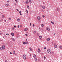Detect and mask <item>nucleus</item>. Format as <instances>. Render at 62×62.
Instances as JSON below:
<instances>
[{"label":"nucleus","mask_w":62,"mask_h":62,"mask_svg":"<svg viewBox=\"0 0 62 62\" xmlns=\"http://www.w3.org/2000/svg\"><path fill=\"white\" fill-rule=\"evenodd\" d=\"M57 11H58V10H59V9L58 8H57Z\"/></svg>","instance_id":"41"},{"label":"nucleus","mask_w":62,"mask_h":62,"mask_svg":"<svg viewBox=\"0 0 62 62\" xmlns=\"http://www.w3.org/2000/svg\"><path fill=\"white\" fill-rule=\"evenodd\" d=\"M52 54H53V52H52Z\"/></svg>","instance_id":"56"},{"label":"nucleus","mask_w":62,"mask_h":62,"mask_svg":"<svg viewBox=\"0 0 62 62\" xmlns=\"http://www.w3.org/2000/svg\"><path fill=\"white\" fill-rule=\"evenodd\" d=\"M9 1H7V3H9Z\"/></svg>","instance_id":"55"},{"label":"nucleus","mask_w":62,"mask_h":62,"mask_svg":"<svg viewBox=\"0 0 62 62\" xmlns=\"http://www.w3.org/2000/svg\"><path fill=\"white\" fill-rule=\"evenodd\" d=\"M31 25H32V23H30V26H31Z\"/></svg>","instance_id":"45"},{"label":"nucleus","mask_w":62,"mask_h":62,"mask_svg":"<svg viewBox=\"0 0 62 62\" xmlns=\"http://www.w3.org/2000/svg\"><path fill=\"white\" fill-rule=\"evenodd\" d=\"M45 58H46V57H45L44 56V59H45Z\"/></svg>","instance_id":"46"},{"label":"nucleus","mask_w":62,"mask_h":62,"mask_svg":"<svg viewBox=\"0 0 62 62\" xmlns=\"http://www.w3.org/2000/svg\"><path fill=\"white\" fill-rule=\"evenodd\" d=\"M26 12H27V15H28V11L27 10H26Z\"/></svg>","instance_id":"17"},{"label":"nucleus","mask_w":62,"mask_h":62,"mask_svg":"<svg viewBox=\"0 0 62 62\" xmlns=\"http://www.w3.org/2000/svg\"><path fill=\"white\" fill-rule=\"evenodd\" d=\"M4 21H5V22H6V20H5Z\"/></svg>","instance_id":"59"},{"label":"nucleus","mask_w":62,"mask_h":62,"mask_svg":"<svg viewBox=\"0 0 62 62\" xmlns=\"http://www.w3.org/2000/svg\"><path fill=\"white\" fill-rule=\"evenodd\" d=\"M25 35L26 36H27V34H25Z\"/></svg>","instance_id":"43"},{"label":"nucleus","mask_w":62,"mask_h":62,"mask_svg":"<svg viewBox=\"0 0 62 62\" xmlns=\"http://www.w3.org/2000/svg\"><path fill=\"white\" fill-rule=\"evenodd\" d=\"M19 13H21V11H19Z\"/></svg>","instance_id":"47"},{"label":"nucleus","mask_w":62,"mask_h":62,"mask_svg":"<svg viewBox=\"0 0 62 62\" xmlns=\"http://www.w3.org/2000/svg\"><path fill=\"white\" fill-rule=\"evenodd\" d=\"M11 39H12V40L13 41H15V39L13 38H11Z\"/></svg>","instance_id":"8"},{"label":"nucleus","mask_w":62,"mask_h":62,"mask_svg":"<svg viewBox=\"0 0 62 62\" xmlns=\"http://www.w3.org/2000/svg\"><path fill=\"white\" fill-rule=\"evenodd\" d=\"M18 36H19V35H18V34H17V37H18Z\"/></svg>","instance_id":"51"},{"label":"nucleus","mask_w":62,"mask_h":62,"mask_svg":"<svg viewBox=\"0 0 62 62\" xmlns=\"http://www.w3.org/2000/svg\"><path fill=\"white\" fill-rule=\"evenodd\" d=\"M0 50L1 51L2 50V48L1 47H0Z\"/></svg>","instance_id":"20"},{"label":"nucleus","mask_w":62,"mask_h":62,"mask_svg":"<svg viewBox=\"0 0 62 62\" xmlns=\"http://www.w3.org/2000/svg\"><path fill=\"white\" fill-rule=\"evenodd\" d=\"M20 15H22V14H21V13H20Z\"/></svg>","instance_id":"42"},{"label":"nucleus","mask_w":62,"mask_h":62,"mask_svg":"<svg viewBox=\"0 0 62 62\" xmlns=\"http://www.w3.org/2000/svg\"><path fill=\"white\" fill-rule=\"evenodd\" d=\"M2 35V33H0V35Z\"/></svg>","instance_id":"52"},{"label":"nucleus","mask_w":62,"mask_h":62,"mask_svg":"<svg viewBox=\"0 0 62 62\" xmlns=\"http://www.w3.org/2000/svg\"><path fill=\"white\" fill-rule=\"evenodd\" d=\"M2 48L3 49V50H4V49H5V45H3L2 46Z\"/></svg>","instance_id":"5"},{"label":"nucleus","mask_w":62,"mask_h":62,"mask_svg":"<svg viewBox=\"0 0 62 62\" xmlns=\"http://www.w3.org/2000/svg\"><path fill=\"white\" fill-rule=\"evenodd\" d=\"M40 8H41L42 7V5H40Z\"/></svg>","instance_id":"36"},{"label":"nucleus","mask_w":62,"mask_h":62,"mask_svg":"<svg viewBox=\"0 0 62 62\" xmlns=\"http://www.w3.org/2000/svg\"><path fill=\"white\" fill-rule=\"evenodd\" d=\"M16 10H17L18 11H19V10H18V9H17Z\"/></svg>","instance_id":"54"},{"label":"nucleus","mask_w":62,"mask_h":62,"mask_svg":"<svg viewBox=\"0 0 62 62\" xmlns=\"http://www.w3.org/2000/svg\"><path fill=\"white\" fill-rule=\"evenodd\" d=\"M13 52L14 54H15V55H16V53H15V51H13Z\"/></svg>","instance_id":"13"},{"label":"nucleus","mask_w":62,"mask_h":62,"mask_svg":"<svg viewBox=\"0 0 62 62\" xmlns=\"http://www.w3.org/2000/svg\"><path fill=\"white\" fill-rule=\"evenodd\" d=\"M37 19L38 20H39H39H40V19H41L40 17L39 16H38Z\"/></svg>","instance_id":"3"},{"label":"nucleus","mask_w":62,"mask_h":62,"mask_svg":"<svg viewBox=\"0 0 62 62\" xmlns=\"http://www.w3.org/2000/svg\"><path fill=\"white\" fill-rule=\"evenodd\" d=\"M19 27H20V26L19 25H18L17 27L18 28H19Z\"/></svg>","instance_id":"44"},{"label":"nucleus","mask_w":62,"mask_h":62,"mask_svg":"<svg viewBox=\"0 0 62 62\" xmlns=\"http://www.w3.org/2000/svg\"><path fill=\"white\" fill-rule=\"evenodd\" d=\"M23 44H26V43L25 42H23Z\"/></svg>","instance_id":"24"},{"label":"nucleus","mask_w":62,"mask_h":62,"mask_svg":"<svg viewBox=\"0 0 62 62\" xmlns=\"http://www.w3.org/2000/svg\"><path fill=\"white\" fill-rule=\"evenodd\" d=\"M28 43L27 42H26V44H28Z\"/></svg>","instance_id":"49"},{"label":"nucleus","mask_w":62,"mask_h":62,"mask_svg":"<svg viewBox=\"0 0 62 62\" xmlns=\"http://www.w3.org/2000/svg\"><path fill=\"white\" fill-rule=\"evenodd\" d=\"M12 29L13 30L14 29V27L12 28Z\"/></svg>","instance_id":"39"},{"label":"nucleus","mask_w":62,"mask_h":62,"mask_svg":"<svg viewBox=\"0 0 62 62\" xmlns=\"http://www.w3.org/2000/svg\"><path fill=\"white\" fill-rule=\"evenodd\" d=\"M14 27H15V28H16V25L14 26Z\"/></svg>","instance_id":"40"},{"label":"nucleus","mask_w":62,"mask_h":62,"mask_svg":"<svg viewBox=\"0 0 62 62\" xmlns=\"http://www.w3.org/2000/svg\"><path fill=\"white\" fill-rule=\"evenodd\" d=\"M6 35H7V36H8V35H9V34L8 33L6 34Z\"/></svg>","instance_id":"35"},{"label":"nucleus","mask_w":62,"mask_h":62,"mask_svg":"<svg viewBox=\"0 0 62 62\" xmlns=\"http://www.w3.org/2000/svg\"><path fill=\"white\" fill-rule=\"evenodd\" d=\"M38 52L39 53H40V49L38 48Z\"/></svg>","instance_id":"4"},{"label":"nucleus","mask_w":62,"mask_h":62,"mask_svg":"<svg viewBox=\"0 0 62 62\" xmlns=\"http://www.w3.org/2000/svg\"><path fill=\"white\" fill-rule=\"evenodd\" d=\"M10 54H12V52H10Z\"/></svg>","instance_id":"50"},{"label":"nucleus","mask_w":62,"mask_h":62,"mask_svg":"<svg viewBox=\"0 0 62 62\" xmlns=\"http://www.w3.org/2000/svg\"><path fill=\"white\" fill-rule=\"evenodd\" d=\"M28 30V29L27 28H25L24 29V31H27Z\"/></svg>","instance_id":"14"},{"label":"nucleus","mask_w":62,"mask_h":62,"mask_svg":"<svg viewBox=\"0 0 62 62\" xmlns=\"http://www.w3.org/2000/svg\"><path fill=\"white\" fill-rule=\"evenodd\" d=\"M41 26H42V27H43V26H44V25H43V24H42Z\"/></svg>","instance_id":"28"},{"label":"nucleus","mask_w":62,"mask_h":62,"mask_svg":"<svg viewBox=\"0 0 62 62\" xmlns=\"http://www.w3.org/2000/svg\"><path fill=\"white\" fill-rule=\"evenodd\" d=\"M43 18H44V17H45V16L44 15H43L42 16Z\"/></svg>","instance_id":"31"},{"label":"nucleus","mask_w":62,"mask_h":62,"mask_svg":"<svg viewBox=\"0 0 62 62\" xmlns=\"http://www.w3.org/2000/svg\"><path fill=\"white\" fill-rule=\"evenodd\" d=\"M37 36H39V34L38 33H37Z\"/></svg>","instance_id":"30"},{"label":"nucleus","mask_w":62,"mask_h":62,"mask_svg":"<svg viewBox=\"0 0 62 62\" xmlns=\"http://www.w3.org/2000/svg\"><path fill=\"white\" fill-rule=\"evenodd\" d=\"M53 42H52V43L53 44Z\"/></svg>","instance_id":"63"},{"label":"nucleus","mask_w":62,"mask_h":62,"mask_svg":"<svg viewBox=\"0 0 62 62\" xmlns=\"http://www.w3.org/2000/svg\"><path fill=\"white\" fill-rule=\"evenodd\" d=\"M38 61H39V59H38Z\"/></svg>","instance_id":"64"},{"label":"nucleus","mask_w":62,"mask_h":62,"mask_svg":"<svg viewBox=\"0 0 62 62\" xmlns=\"http://www.w3.org/2000/svg\"><path fill=\"white\" fill-rule=\"evenodd\" d=\"M26 4H27L28 3V0H27V1H26Z\"/></svg>","instance_id":"21"},{"label":"nucleus","mask_w":62,"mask_h":62,"mask_svg":"<svg viewBox=\"0 0 62 62\" xmlns=\"http://www.w3.org/2000/svg\"><path fill=\"white\" fill-rule=\"evenodd\" d=\"M4 16L3 15H2V18H4Z\"/></svg>","instance_id":"27"},{"label":"nucleus","mask_w":62,"mask_h":62,"mask_svg":"<svg viewBox=\"0 0 62 62\" xmlns=\"http://www.w3.org/2000/svg\"><path fill=\"white\" fill-rule=\"evenodd\" d=\"M20 27H22V25H20Z\"/></svg>","instance_id":"48"},{"label":"nucleus","mask_w":62,"mask_h":62,"mask_svg":"<svg viewBox=\"0 0 62 62\" xmlns=\"http://www.w3.org/2000/svg\"><path fill=\"white\" fill-rule=\"evenodd\" d=\"M5 62H8V61L6 60L5 61Z\"/></svg>","instance_id":"38"},{"label":"nucleus","mask_w":62,"mask_h":62,"mask_svg":"<svg viewBox=\"0 0 62 62\" xmlns=\"http://www.w3.org/2000/svg\"><path fill=\"white\" fill-rule=\"evenodd\" d=\"M3 20L2 19H1L0 20V22H3Z\"/></svg>","instance_id":"33"},{"label":"nucleus","mask_w":62,"mask_h":62,"mask_svg":"<svg viewBox=\"0 0 62 62\" xmlns=\"http://www.w3.org/2000/svg\"><path fill=\"white\" fill-rule=\"evenodd\" d=\"M54 45L55 46V48H57V45H56V44H54Z\"/></svg>","instance_id":"9"},{"label":"nucleus","mask_w":62,"mask_h":62,"mask_svg":"<svg viewBox=\"0 0 62 62\" xmlns=\"http://www.w3.org/2000/svg\"><path fill=\"white\" fill-rule=\"evenodd\" d=\"M33 57H34L35 58H36V56L34 54L33 55Z\"/></svg>","instance_id":"7"},{"label":"nucleus","mask_w":62,"mask_h":62,"mask_svg":"<svg viewBox=\"0 0 62 62\" xmlns=\"http://www.w3.org/2000/svg\"><path fill=\"white\" fill-rule=\"evenodd\" d=\"M29 3L30 4H31L32 3V1L31 0H29Z\"/></svg>","instance_id":"12"},{"label":"nucleus","mask_w":62,"mask_h":62,"mask_svg":"<svg viewBox=\"0 0 62 62\" xmlns=\"http://www.w3.org/2000/svg\"><path fill=\"white\" fill-rule=\"evenodd\" d=\"M42 8L44 9H45L46 7L45 6H42Z\"/></svg>","instance_id":"6"},{"label":"nucleus","mask_w":62,"mask_h":62,"mask_svg":"<svg viewBox=\"0 0 62 62\" xmlns=\"http://www.w3.org/2000/svg\"><path fill=\"white\" fill-rule=\"evenodd\" d=\"M8 6H9V4H6V7H8Z\"/></svg>","instance_id":"16"},{"label":"nucleus","mask_w":62,"mask_h":62,"mask_svg":"<svg viewBox=\"0 0 62 62\" xmlns=\"http://www.w3.org/2000/svg\"><path fill=\"white\" fill-rule=\"evenodd\" d=\"M46 29H47V30L48 31H50V28H49L48 27H47Z\"/></svg>","instance_id":"11"},{"label":"nucleus","mask_w":62,"mask_h":62,"mask_svg":"<svg viewBox=\"0 0 62 62\" xmlns=\"http://www.w3.org/2000/svg\"><path fill=\"white\" fill-rule=\"evenodd\" d=\"M51 23H52V24H54V22L52 21H51Z\"/></svg>","instance_id":"23"},{"label":"nucleus","mask_w":62,"mask_h":62,"mask_svg":"<svg viewBox=\"0 0 62 62\" xmlns=\"http://www.w3.org/2000/svg\"><path fill=\"white\" fill-rule=\"evenodd\" d=\"M39 39H41V38H42V36H40L39 37Z\"/></svg>","instance_id":"22"},{"label":"nucleus","mask_w":62,"mask_h":62,"mask_svg":"<svg viewBox=\"0 0 62 62\" xmlns=\"http://www.w3.org/2000/svg\"><path fill=\"white\" fill-rule=\"evenodd\" d=\"M11 34L12 36H14V33H12Z\"/></svg>","instance_id":"15"},{"label":"nucleus","mask_w":62,"mask_h":62,"mask_svg":"<svg viewBox=\"0 0 62 62\" xmlns=\"http://www.w3.org/2000/svg\"><path fill=\"white\" fill-rule=\"evenodd\" d=\"M35 61H37V59L36 58L35 59Z\"/></svg>","instance_id":"25"},{"label":"nucleus","mask_w":62,"mask_h":62,"mask_svg":"<svg viewBox=\"0 0 62 62\" xmlns=\"http://www.w3.org/2000/svg\"><path fill=\"white\" fill-rule=\"evenodd\" d=\"M59 48L60 49H62V46H59Z\"/></svg>","instance_id":"10"},{"label":"nucleus","mask_w":62,"mask_h":62,"mask_svg":"<svg viewBox=\"0 0 62 62\" xmlns=\"http://www.w3.org/2000/svg\"><path fill=\"white\" fill-rule=\"evenodd\" d=\"M27 7L28 9H29V6L28 5H27Z\"/></svg>","instance_id":"19"},{"label":"nucleus","mask_w":62,"mask_h":62,"mask_svg":"<svg viewBox=\"0 0 62 62\" xmlns=\"http://www.w3.org/2000/svg\"><path fill=\"white\" fill-rule=\"evenodd\" d=\"M15 1H16L17 0H15Z\"/></svg>","instance_id":"61"},{"label":"nucleus","mask_w":62,"mask_h":62,"mask_svg":"<svg viewBox=\"0 0 62 62\" xmlns=\"http://www.w3.org/2000/svg\"><path fill=\"white\" fill-rule=\"evenodd\" d=\"M47 51L49 53H50H50H51L52 51H51V50H50V49H48L47 50Z\"/></svg>","instance_id":"1"},{"label":"nucleus","mask_w":62,"mask_h":62,"mask_svg":"<svg viewBox=\"0 0 62 62\" xmlns=\"http://www.w3.org/2000/svg\"><path fill=\"white\" fill-rule=\"evenodd\" d=\"M36 31H34L33 33H34V34H35V33H36Z\"/></svg>","instance_id":"26"},{"label":"nucleus","mask_w":62,"mask_h":62,"mask_svg":"<svg viewBox=\"0 0 62 62\" xmlns=\"http://www.w3.org/2000/svg\"><path fill=\"white\" fill-rule=\"evenodd\" d=\"M11 18H8V19L9 20H11Z\"/></svg>","instance_id":"29"},{"label":"nucleus","mask_w":62,"mask_h":62,"mask_svg":"<svg viewBox=\"0 0 62 62\" xmlns=\"http://www.w3.org/2000/svg\"><path fill=\"white\" fill-rule=\"evenodd\" d=\"M23 58L24 60H25L26 59V55H23Z\"/></svg>","instance_id":"2"},{"label":"nucleus","mask_w":62,"mask_h":62,"mask_svg":"<svg viewBox=\"0 0 62 62\" xmlns=\"http://www.w3.org/2000/svg\"><path fill=\"white\" fill-rule=\"evenodd\" d=\"M18 1H16V3H18Z\"/></svg>","instance_id":"58"},{"label":"nucleus","mask_w":62,"mask_h":62,"mask_svg":"<svg viewBox=\"0 0 62 62\" xmlns=\"http://www.w3.org/2000/svg\"><path fill=\"white\" fill-rule=\"evenodd\" d=\"M16 3H15V5L16 6Z\"/></svg>","instance_id":"57"},{"label":"nucleus","mask_w":62,"mask_h":62,"mask_svg":"<svg viewBox=\"0 0 62 62\" xmlns=\"http://www.w3.org/2000/svg\"><path fill=\"white\" fill-rule=\"evenodd\" d=\"M47 41H49V40H50V38H48L47 39Z\"/></svg>","instance_id":"18"},{"label":"nucleus","mask_w":62,"mask_h":62,"mask_svg":"<svg viewBox=\"0 0 62 62\" xmlns=\"http://www.w3.org/2000/svg\"><path fill=\"white\" fill-rule=\"evenodd\" d=\"M46 49V47H44V49Z\"/></svg>","instance_id":"53"},{"label":"nucleus","mask_w":62,"mask_h":62,"mask_svg":"<svg viewBox=\"0 0 62 62\" xmlns=\"http://www.w3.org/2000/svg\"><path fill=\"white\" fill-rule=\"evenodd\" d=\"M32 25L33 27H35V25H34V24H33Z\"/></svg>","instance_id":"34"},{"label":"nucleus","mask_w":62,"mask_h":62,"mask_svg":"<svg viewBox=\"0 0 62 62\" xmlns=\"http://www.w3.org/2000/svg\"><path fill=\"white\" fill-rule=\"evenodd\" d=\"M30 51H32V49H30Z\"/></svg>","instance_id":"37"},{"label":"nucleus","mask_w":62,"mask_h":62,"mask_svg":"<svg viewBox=\"0 0 62 62\" xmlns=\"http://www.w3.org/2000/svg\"><path fill=\"white\" fill-rule=\"evenodd\" d=\"M17 21H18V22L20 21V19H17Z\"/></svg>","instance_id":"32"},{"label":"nucleus","mask_w":62,"mask_h":62,"mask_svg":"<svg viewBox=\"0 0 62 62\" xmlns=\"http://www.w3.org/2000/svg\"><path fill=\"white\" fill-rule=\"evenodd\" d=\"M43 3H44V4H45V2H43Z\"/></svg>","instance_id":"62"},{"label":"nucleus","mask_w":62,"mask_h":62,"mask_svg":"<svg viewBox=\"0 0 62 62\" xmlns=\"http://www.w3.org/2000/svg\"><path fill=\"white\" fill-rule=\"evenodd\" d=\"M39 29H40V27H39Z\"/></svg>","instance_id":"60"}]
</instances>
